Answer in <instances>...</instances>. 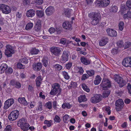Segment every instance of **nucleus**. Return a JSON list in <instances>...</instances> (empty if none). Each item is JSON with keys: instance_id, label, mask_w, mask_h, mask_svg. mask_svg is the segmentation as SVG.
Returning <instances> with one entry per match:
<instances>
[{"instance_id": "nucleus-17", "label": "nucleus", "mask_w": 131, "mask_h": 131, "mask_svg": "<svg viewBox=\"0 0 131 131\" xmlns=\"http://www.w3.org/2000/svg\"><path fill=\"white\" fill-rule=\"evenodd\" d=\"M35 14V12L33 9H30L27 12L26 15L28 17H32Z\"/></svg>"}, {"instance_id": "nucleus-16", "label": "nucleus", "mask_w": 131, "mask_h": 131, "mask_svg": "<svg viewBox=\"0 0 131 131\" xmlns=\"http://www.w3.org/2000/svg\"><path fill=\"white\" fill-rule=\"evenodd\" d=\"M35 30L37 32L41 30V25L40 20L38 21L36 23L35 27Z\"/></svg>"}, {"instance_id": "nucleus-4", "label": "nucleus", "mask_w": 131, "mask_h": 131, "mask_svg": "<svg viewBox=\"0 0 131 131\" xmlns=\"http://www.w3.org/2000/svg\"><path fill=\"white\" fill-rule=\"evenodd\" d=\"M111 81L108 79H103L102 83L101 84V86L103 90H107L111 86Z\"/></svg>"}, {"instance_id": "nucleus-56", "label": "nucleus", "mask_w": 131, "mask_h": 131, "mask_svg": "<svg viewBox=\"0 0 131 131\" xmlns=\"http://www.w3.org/2000/svg\"><path fill=\"white\" fill-rule=\"evenodd\" d=\"M72 65V63L71 62H68L66 64V68L67 69H69L71 67Z\"/></svg>"}, {"instance_id": "nucleus-40", "label": "nucleus", "mask_w": 131, "mask_h": 131, "mask_svg": "<svg viewBox=\"0 0 131 131\" xmlns=\"http://www.w3.org/2000/svg\"><path fill=\"white\" fill-rule=\"evenodd\" d=\"M82 88L83 89L87 92L90 91V90L88 87L85 84H83L82 85Z\"/></svg>"}, {"instance_id": "nucleus-55", "label": "nucleus", "mask_w": 131, "mask_h": 131, "mask_svg": "<svg viewBox=\"0 0 131 131\" xmlns=\"http://www.w3.org/2000/svg\"><path fill=\"white\" fill-rule=\"evenodd\" d=\"M110 107L109 106H107L106 108L105 111L106 113L108 114V115H110L111 114V110Z\"/></svg>"}, {"instance_id": "nucleus-23", "label": "nucleus", "mask_w": 131, "mask_h": 131, "mask_svg": "<svg viewBox=\"0 0 131 131\" xmlns=\"http://www.w3.org/2000/svg\"><path fill=\"white\" fill-rule=\"evenodd\" d=\"M30 125L27 122L24 123L21 127V129L24 131H27L28 130V127Z\"/></svg>"}, {"instance_id": "nucleus-14", "label": "nucleus", "mask_w": 131, "mask_h": 131, "mask_svg": "<svg viewBox=\"0 0 131 131\" xmlns=\"http://www.w3.org/2000/svg\"><path fill=\"white\" fill-rule=\"evenodd\" d=\"M108 38L106 37H103L101 38V40L99 41V43L100 46H103L106 45L108 42Z\"/></svg>"}, {"instance_id": "nucleus-46", "label": "nucleus", "mask_w": 131, "mask_h": 131, "mask_svg": "<svg viewBox=\"0 0 131 131\" xmlns=\"http://www.w3.org/2000/svg\"><path fill=\"white\" fill-rule=\"evenodd\" d=\"M17 67L18 68L20 69H24L25 68V66L19 62L17 64Z\"/></svg>"}, {"instance_id": "nucleus-32", "label": "nucleus", "mask_w": 131, "mask_h": 131, "mask_svg": "<svg viewBox=\"0 0 131 131\" xmlns=\"http://www.w3.org/2000/svg\"><path fill=\"white\" fill-rule=\"evenodd\" d=\"M39 52V51L35 48H32L31 49L30 52L32 55L37 54Z\"/></svg>"}, {"instance_id": "nucleus-49", "label": "nucleus", "mask_w": 131, "mask_h": 131, "mask_svg": "<svg viewBox=\"0 0 131 131\" xmlns=\"http://www.w3.org/2000/svg\"><path fill=\"white\" fill-rule=\"evenodd\" d=\"M19 111L17 110H15L12 111L9 115H19Z\"/></svg>"}, {"instance_id": "nucleus-10", "label": "nucleus", "mask_w": 131, "mask_h": 131, "mask_svg": "<svg viewBox=\"0 0 131 131\" xmlns=\"http://www.w3.org/2000/svg\"><path fill=\"white\" fill-rule=\"evenodd\" d=\"M50 51L54 55L57 56L60 54L61 50L59 47H53L50 48Z\"/></svg>"}, {"instance_id": "nucleus-36", "label": "nucleus", "mask_w": 131, "mask_h": 131, "mask_svg": "<svg viewBox=\"0 0 131 131\" xmlns=\"http://www.w3.org/2000/svg\"><path fill=\"white\" fill-rule=\"evenodd\" d=\"M45 106L47 108L51 109L52 107V104L49 101L46 104Z\"/></svg>"}, {"instance_id": "nucleus-11", "label": "nucleus", "mask_w": 131, "mask_h": 131, "mask_svg": "<svg viewBox=\"0 0 131 131\" xmlns=\"http://www.w3.org/2000/svg\"><path fill=\"white\" fill-rule=\"evenodd\" d=\"M33 68L34 70L36 71H39L42 67V65L40 62L34 63L33 65Z\"/></svg>"}, {"instance_id": "nucleus-63", "label": "nucleus", "mask_w": 131, "mask_h": 131, "mask_svg": "<svg viewBox=\"0 0 131 131\" xmlns=\"http://www.w3.org/2000/svg\"><path fill=\"white\" fill-rule=\"evenodd\" d=\"M49 31L51 34L53 33L55 31V29L54 28H51L49 29Z\"/></svg>"}, {"instance_id": "nucleus-9", "label": "nucleus", "mask_w": 131, "mask_h": 131, "mask_svg": "<svg viewBox=\"0 0 131 131\" xmlns=\"http://www.w3.org/2000/svg\"><path fill=\"white\" fill-rule=\"evenodd\" d=\"M14 103V100L10 99L7 100L5 102L4 108L5 110L7 109Z\"/></svg>"}, {"instance_id": "nucleus-30", "label": "nucleus", "mask_w": 131, "mask_h": 131, "mask_svg": "<svg viewBox=\"0 0 131 131\" xmlns=\"http://www.w3.org/2000/svg\"><path fill=\"white\" fill-rule=\"evenodd\" d=\"M44 123L47 125L48 127H49L52 125V120H45L44 122Z\"/></svg>"}, {"instance_id": "nucleus-62", "label": "nucleus", "mask_w": 131, "mask_h": 131, "mask_svg": "<svg viewBox=\"0 0 131 131\" xmlns=\"http://www.w3.org/2000/svg\"><path fill=\"white\" fill-rule=\"evenodd\" d=\"M127 126V122H124L121 125V127L123 128H125Z\"/></svg>"}, {"instance_id": "nucleus-2", "label": "nucleus", "mask_w": 131, "mask_h": 131, "mask_svg": "<svg viewBox=\"0 0 131 131\" xmlns=\"http://www.w3.org/2000/svg\"><path fill=\"white\" fill-rule=\"evenodd\" d=\"M113 79L119 84V86L120 88L122 87L126 83V81L124 80L123 78L119 75L116 74L114 75Z\"/></svg>"}, {"instance_id": "nucleus-15", "label": "nucleus", "mask_w": 131, "mask_h": 131, "mask_svg": "<svg viewBox=\"0 0 131 131\" xmlns=\"http://www.w3.org/2000/svg\"><path fill=\"white\" fill-rule=\"evenodd\" d=\"M27 122V119L25 118H22L18 122L17 125L18 127H21L25 123Z\"/></svg>"}, {"instance_id": "nucleus-53", "label": "nucleus", "mask_w": 131, "mask_h": 131, "mask_svg": "<svg viewBox=\"0 0 131 131\" xmlns=\"http://www.w3.org/2000/svg\"><path fill=\"white\" fill-rule=\"evenodd\" d=\"M55 31L57 32L58 33H60L61 31V28L59 26H56V27Z\"/></svg>"}, {"instance_id": "nucleus-25", "label": "nucleus", "mask_w": 131, "mask_h": 131, "mask_svg": "<svg viewBox=\"0 0 131 131\" xmlns=\"http://www.w3.org/2000/svg\"><path fill=\"white\" fill-rule=\"evenodd\" d=\"M42 79L41 76H38L36 79V85L37 86L39 87L41 84Z\"/></svg>"}, {"instance_id": "nucleus-22", "label": "nucleus", "mask_w": 131, "mask_h": 131, "mask_svg": "<svg viewBox=\"0 0 131 131\" xmlns=\"http://www.w3.org/2000/svg\"><path fill=\"white\" fill-rule=\"evenodd\" d=\"M7 68V66L5 63H3L0 67V73L4 72V71Z\"/></svg>"}, {"instance_id": "nucleus-21", "label": "nucleus", "mask_w": 131, "mask_h": 131, "mask_svg": "<svg viewBox=\"0 0 131 131\" xmlns=\"http://www.w3.org/2000/svg\"><path fill=\"white\" fill-rule=\"evenodd\" d=\"M71 19L72 20H71L70 22L68 21H66V27H66V30L68 29H69L70 30H72V28H71V23H72V20H74V18L73 17H72Z\"/></svg>"}, {"instance_id": "nucleus-20", "label": "nucleus", "mask_w": 131, "mask_h": 131, "mask_svg": "<svg viewBox=\"0 0 131 131\" xmlns=\"http://www.w3.org/2000/svg\"><path fill=\"white\" fill-rule=\"evenodd\" d=\"M18 101L19 103L25 105H27V102L24 97L19 98L18 99Z\"/></svg>"}, {"instance_id": "nucleus-47", "label": "nucleus", "mask_w": 131, "mask_h": 131, "mask_svg": "<svg viewBox=\"0 0 131 131\" xmlns=\"http://www.w3.org/2000/svg\"><path fill=\"white\" fill-rule=\"evenodd\" d=\"M123 42L122 40H119L118 41L117 43V46L119 47H121L123 46L124 47Z\"/></svg>"}, {"instance_id": "nucleus-5", "label": "nucleus", "mask_w": 131, "mask_h": 131, "mask_svg": "<svg viewBox=\"0 0 131 131\" xmlns=\"http://www.w3.org/2000/svg\"><path fill=\"white\" fill-rule=\"evenodd\" d=\"M14 48L12 46L7 45L6 46V49L5 50V54L7 57L12 56V54L15 53Z\"/></svg>"}, {"instance_id": "nucleus-41", "label": "nucleus", "mask_w": 131, "mask_h": 131, "mask_svg": "<svg viewBox=\"0 0 131 131\" xmlns=\"http://www.w3.org/2000/svg\"><path fill=\"white\" fill-rule=\"evenodd\" d=\"M118 9L117 7L116 6H112L111 9V11L113 13L116 12Z\"/></svg>"}, {"instance_id": "nucleus-59", "label": "nucleus", "mask_w": 131, "mask_h": 131, "mask_svg": "<svg viewBox=\"0 0 131 131\" xmlns=\"http://www.w3.org/2000/svg\"><path fill=\"white\" fill-rule=\"evenodd\" d=\"M78 69H79L78 72L80 73V74H82L84 72L82 68L81 67H79Z\"/></svg>"}, {"instance_id": "nucleus-34", "label": "nucleus", "mask_w": 131, "mask_h": 131, "mask_svg": "<svg viewBox=\"0 0 131 131\" xmlns=\"http://www.w3.org/2000/svg\"><path fill=\"white\" fill-rule=\"evenodd\" d=\"M33 24L31 23L27 24L26 27V29L27 30L31 29L33 27Z\"/></svg>"}, {"instance_id": "nucleus-48", "label": "nucleus", "mask_w": 131, "mask_h": 131, "mask_svg": "<svg viewBox=\"0 0 131 131\" xmlns=\"http://www.w3.org/2000/svg\"><path fill=\"white\" fill-rule=\"evenodd\" d=\"M86 72L89 76H91L93 75H94V72L93 70L87 71H86Z\"/></svg>"}, {"instance_id": "nucleus-37", "label": "nucleus", "mask_w": 131, "mask_h": 131, "mask_svg": "<svg viewBox=\"0 0 131 131\" xmlns=\"http://www.w3.org/2000/svg\"><path fill=\"white\" fill-rule=\"evenodd\" d=\"M119 51V50L117 48H114L112 50L111 52L113 55H114L117 54Z\"/></svg>"}, {"instance_id": "nucleus-42", "label": "nucleus", "mask_w": 131, "mask_h": 131, "mask_svg": "<svg viewBox=\"0 0 131 131\" xmlns=\"http://www.w3.org/2000/svg\"><path fill=\"white\" fill-rule=\"evenodd\" d=\"M124 23L122 22H120L119 24V29L121 31H122L124 28Z\"/></svg>"}, {"instance_id": "nucleus-19", "label": "nucleus", "mask_w": 131, "mask_h": 131, "mask_svg": "<svg viewBox=\"0 0 131 131\" xmlns=\"http://www.w3.org/2000/svg\"><path fill=\"white\" fill-rule=\"evenodd\" d=\"M42 61L43 65L45 67H46L48 64L49 62V59L47 57H43Z\"/></svg>"}, {"instance_id": "nucleus-33", "label": "nucleus", "mask_w": 131, "mask_h": 131, "mask_svg": "<svg viewBox=\"0 0 131 131\" xmlns=\"http://www.w3.org/2000/svg\"><path fill=\"white\" fill-rule=\"evenodd\" d=\"M53 67L57 71H60L62 69V66L58 64H56Z\"/></svg>"}, {"instance_id": "nucleus-43", "label": "nucleus", "mask_w": 131, "mask_h": 131, "mask_svg": "<svg viewBox=\"0 0 131 131\" xmlns=\"http://www.w3.org/2000/svg\"><path fill=\"white\" fill-rule=\"evenodd\" d=\"M71 10V9L69 8H67L66 10V16L69 18L70 17Z\"/></svg>"}, {"instance_id": "nucleus-12", "label": "nucleus", "mask_w": 131, "mask_h": 131, "mask_svg": "<svg viewBox=\"0 0 131 131\" xmlns=\"http://www.w3.org/2000/svg\"><path fill=\"white\" fill-rule=\"evenodd\" d=\"M54 11V9L52 6H49L45 10L46 14L47 16H50L52 14Z\"/></svg>"}, {"instance_id": "nucleus-26", "label": "nucleus", "mask_w": 131, "mask_h": 131, "mask_svg": "<svg viewBox=\"0 0 131 131\" xmlns=\"http://www.w3.org/2000/svg\"><path fill=\"white\" fill-rule=\"evenodd\" d=\"M111 91L109 90H107L104 91L102 96L104 98H106L108 97Z\"/></svg>"}, {"instance_id": "nucleus-13", "label": "nucleus", "mask_w": 131, "mask_h": 131, "mask_svg": "<svg viewBox=\"0 0 131 131\" xmlns=\"http://www.w3.org/2000/svg\"><path fill=\"white\" fill-rule=\"evenodd\" d=\"M106 31L108 35L110 36L115 37L117 35V32L114 30L108 28L106 29Z\"/></svg>"}, {"instance_id": "nucleus-3", "label": "nucleus", "mask_w": 131, "mask_h": 131, "mask_svg": "<svg viewBox=\"0 0 131 131\" xmlns=\"http://www.w3.org/2000/svg\"><path fill=\"white\" fill-rule=\"evenodd\" d=\"M60 88V86L59 84L56 83L53 84L52 86L51 90L50 93V94L52 95H55L59 91V92L58 94H59L60 92L61 91Z\"/></svg>"}, {"instance_id": "nucleus-60", "label": "nucleus", "mask_w": 131, "mask_h": 131, "mask_svg": "<svg viewBox=\"0 0 131 131\" xmlns=\"http://www.w3.org/2000/svg\"><path fill=\"white\" fill-rule=\"evenodd\" d=\"M43 2V0H36V3L38 5H41Z\"/></svg>"}, {"instance_id": "nucleus-6", "label": "nucleus", "mask_w": 131, "mask_h": 131, "mask_svg": "<svg viewBox=\"0 0 131 131\" xmlns=\"http://www.w3.org/2000/svg\"><path fill=\"white\" fill-rule=\"evenodd\" d=\"M124 104L123 101L121 99H119L117 100L115 103L116 110L117 111L121 110L123 107Z\"/></svg>"}, {"instance_id": "nucleus-35", "label": "nucleus", "mask_w": 131, "mask_h": 131, "mask_svg": "<svg viewBox=\"0 0 131 131\" xmlns=\"http://www.w3.org/2000/svg\"><path fill=\"white\" fill-rule=\"evenodd\" d=\"M19 62L27 64L28 63V59L26 58L20 59L19 60Z\"/></svg>"}, {"instance_id": "nucleus-57", "label": "nucleus", "mask_w": 131, "mask_h": 131, "mask_svg": "<svg viewBox=\"0 0 131 131\" xmlns=\"http://www.w3.org/2000/svg\"><path fill=\"white\" fill-rule=\"evenodd\" d=\"M42 102H40L39 103L38 107V110H39L40 111H41L42 110Z\"/></svg>"}, {"instance_id": "nucleus-27", "label": "nucleus", "mask_w": 131, "mask_h": 131, "mask_svg": "<svg viewBox=\"0 0 131 131\" xmlns=\"http://www.w3.org/2000/svg\"><path fill=\"white\" fill-rule=\"evenodd\" d=\"M101 78L100 76L97 75L95 78V80L94 81V83L95 85L98 84L100 83Z\"/></svg>"}, {"instance_id": "nucleus-45", "label": "nucleus", "mask_w": 131, "mask_h": 131, "mask_svg": "<svg viewBox=\"0 0 131 131\" xmlns=\"http://www.w3.org/2000/svg\"><path fill=\"white\" fill-rule=\"evenodd\" d=\"M7 5L4 4H0V10L3 13L4 12V9L6 7Z\"/></svg>"}, {"instance_id": "nucleus-51", "label": "nucleus", "mask_w": 131, "mask_h": 131, "mask_svg": "<svg viewBox=\"0 0 131 131\" xmlns=\"http://www.w3.org/2000/svg\"><path fill=\"white\" fill-rule=\"evenodd\" d=\"M95 98V97L94 96L92 97L90 99L91 102L93 103H98V102Z\"/></svg>"}, {"instance_id": "nucleus-61", "label": "nucleus", "mask_w": 131, "mask_h": 131, "mask_svg": "<svg viewBox=\"0 0 131 131\" xmlns=\"http://www.w3.org/2000/svg\"><path fill=\"white\" fill-rule=\"evenodd\" d=\"M71 86L73 88H76L77 87V83L76 82H74L72 81L71 83Z\"/></svg>"}, {"instance_id": "nucleus-7", "label": "nucleus", "mask_w": 131, "mask_h": 131, "mask_svg": "<svg viewBox=\"0 0 131 131\" xmlns=\"http://www.w3.org/2000/svg\"><path fill=\"white\" fill-rule=\"evenodd\" d=\"M122 64L124 67H131V57L125 58L122 61Z\"/></svg>"}, {"instance_id": "nucleus-39", "label": "nucleus", "mask_w": 131, "mask_h": 131, "mask_svg": "<svg viewBox=\"0 0 131 131\" xmlns=\"http://www.w3.org/2000/svg\"><path fill=\"white\" fill-rule=\"evenodd\" d=\"M95 97V99L98 102H99L101 100V97H102V95L100 94H98L94 96Z\"/></svg>"}, {"instance_id": "nucleus-44", "label": "nucleus", "mask_w": 131, "mask_h": 131, "mask_svg": "<svg viewBox=\"0 0 131 131\" xmlns=\"http://www.w3.org/2000/svg\"><path fill=\"white\" fill-rule=\"evenodd\" d=\"M131 45V42L128 41L126 42L124 45V49H126L129 48Z\"/></svg>"}, {"instance_id": "nucleus-24", "label": "nucleus", "mask_w": 131, "mask_h": 131, "mask_svg": "<svg viewBox=\"0 0 131 131\" xmlns=\"http://www.w3.org/2000/svg\"><path fill=\"white\" fill-rule=\"evenodd\" d=\"M78 101L79 103L84 102L87 101L86 96L85 95H81L78 98Z\"/></svg>"}, {"instance_id": "nucleus-1", "label": "nucleus", "mask_w": 131, "mask_h": 131, "mask_svg": "<svg viewBox=\"0 0 131 131\" xmlns=\"http://www.w3.org/2000/svg\"><path fill=\"white\" fill-rule=\"evenodd\" d=\"M89 16L92 20L91 24L93 25H95L99 23L101 16L99 13L92 12L89 14Z\"/></svg>"}, {"instance_id": "nucleus-29", "label": "nucleus", "mask_w": 131, "mask_h": 131, "mask_svg": "<svg viewBox=\"0 0 131 131\" xmlns=\"http://www.w3.org/2000/svg\"><path fill=\"white\" fill-rule=\"evenodd\" d=\"M36 15L39 18H41L44 15V13L42 10H36Z\"/></svg>"}, {"instance_id": "nucleus-28", "label": "nucleus", "mask_w": 131, "mask_h": 131, "mask_svg": "<svg viewBox=\"0 0 131 131\" xmlns=\"http://www.w3.org/2000/svg\"><path fill=\"white\" fill-rule=\"evenodd\" d=\"M11 10V9L9 6L7 5L6 8H5V9H4V11L3 13L5 14H8L10 13Z\"/></svg>"}, {"instance_id": "nucleus-50", "label": "nucleus", "mask_w": 131, "mask_h": 131, "mask_svg": "<svg viewBox=\"0 0 131 131\" xmlns=\"http://www.w3.org/2000/svg\"><path fill=\"white\" fill-rule=\"evenodd\" d=\"M12 129V126L10 125H8L5 129L6 131H11Z\"/></svg>"}, {"instance_id": "nucleus-58", "label": "nucleus", "mask_w": 131, "mask_h": 131, "mask_svg": "<svg viewBox=\"0 0 131 131\" xmlns=\"http://www.w3.org/2000/svg\"><path fill=\"white\" fill-rule=\"evenodd\" d=\"M127 6L129 8H131V0L127 1L126 3Z\"/></svg>"}, {"instance_id": "nucleus-18", "label": "nucleus", "mask_w": 131, "mask_h": 131, "mask_svg": "<svg viewBox=\"0 0 131 131\" xmlns=\"http://www.w3.org/2000/svg\"><path fill=\"white\" fill-rule=\"evenodd\" d=\"M80 60L81 62L84 64L88 65L90 63V61L86 58L81 57Z\"/></svg>"}, {"instance_id": "nucleus-31", "label": "nucleus", "mask_w": 131, "mask_h": 131, "mask_svg": "<svg viewBox=\"0 0 131 131\" xmlns=\"http://www.w3.org/2000/svg\"><path fill=\"white\" fill-rule=\"evenodd\" d=\"M18 115H8V118L11 121L16 120L18 117Z\"/></svg>"}, {"instance_id": "nucleus-52", "label": "nucleus", "mask_w": 131, "mask_h": 131, "mask_svg": "<svg viewBox=\"0 0 131 131\" xmlns=\"http://www.w3.org/2000/svg\"><path fill=\"white\" fill-rule=\"evenodd\" d=\"M54 121L57 123H59L60 121V119L58 115H56L55 117L54 118Z\"/></svg>"}, {"instance_id": "nucleus-64", "label": "nucleus", "mask_w": 131, "mask_h": 131, "mask_svg": "<svg viewBox=\"0 0 131 131\" xmlns=\"http://www.w3.org/2000/svg\"><path fill=\"white\" fill-rule=\"evenodd\" d=\"M53 108L55 109L56 110L57 108V106H58L57 104V102L56 101H54L53 102Z\"/></svg>"}, {"instance_id": "nucleus-54", "label": "nucleus", "mask_w": 131, "mask_h": 131, "mask_svg": "<svg viewBox=\"0 0 131 131\" xmlns=\"http://www.w3.org/2000/svg\"><path fill=\"white\" fill-rule=\"evenodd\" d=\"M89 76L87 74H83L81 78V80H85L86 79H87L89 77Z\"/></svg>"}, {"instance_id": "nucleus-38", "label": "nucleus", "mask_w": 131, "mask_h": 131, "mask_svg": "<svg viewBox=\"0 0 131 131\" xmlns=\"http://www.w3.org/2000/svg\"><path fill=\"white\" fill-rule=\"evenodd\" d=\"M126 6L125 5H122L121 7V13L124 14V13H125V11L126 10Z\"/></svg>"}, {"instance_id": "nucleus-8", "label": "nucleus", "mask_w": 131, "mask_h": 131, "mask_svg": "<svg viewBox=\"0 0 131 131\" xmlns=\"http://www.w3.org/2000/svg\"><path fill=\"white\" fill-rule=\"evenodd\" d=\"M110 3L109 0H98L96 1V4L99 5L103 7H105L108 6Z\"/></svg>"}]
</instances>
